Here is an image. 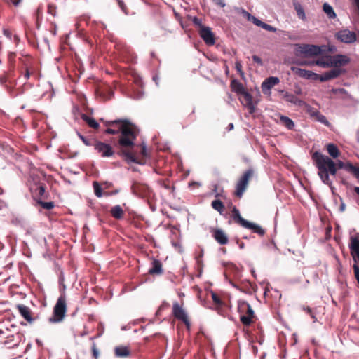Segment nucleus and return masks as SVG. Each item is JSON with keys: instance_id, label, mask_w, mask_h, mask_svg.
Returning <instances> with one entry per match:
<instances>
[{"instance_id": "1", "label": "nucleus", "mask_w": 359, "mask_h": 359, "mask_svg": "<svg viewBox=\"0 0 359 359\" xmlns=\"http://www.w3.org/2000/svg\"><path fill=\"white\" fill-rule=\"evenodd\" d=\"M107 129L104 133L118 135L116 147L118 155L122 156L128 163L142 164L147 157L146 146L142 144L139 151V146L135 141L139 135V129L128 119H116L104 122Z\"/></svg>"}, {"instance_id": "2", "label": "nucleus", "mask_w": 359, "mask_h": 359, "mask_svg": "<svg viewBox=\"0 0 359 359\" xmlns=\"http://www.w3.org/2000/svg\"><path fill=\"white\" fill-rule=\"evenodd\" d=\"M312 160L318 168V175L320 179L330 188H332V182L330 179L329 175H336L338 169H344L348 172V166L351 164V162L344 163L340 160L335 163L332 158L319 151L313 153Z\"/></svg>"}, {"instance_id": "3", "label": "nucleus", "mask_w": 359, "mask_h": 359, "mask_svg": "<svg viewBox=\"0 0 359 359\" xmlns=\"http://www.w3.org/2000/svg\"><path fill=\"white\" fill-rule=\"evenodd\" d=\"M67 311V300L65 294L60 295L53 307V315L49 318L50 323H59L63 321Z\"/></svg>"}, {"instance_id": "4", "label": "nucleus", "mask_w": 359, "mask_h": 359, "mask_svg": "<svg viewBox=\"0 0 359 359\" xmlns=\"http://www.w3.org/2000/svg\"><path fill=\"white\" fill-rule=\"evenodd\" d=\"M238 309L242 324L244 326H250L253 323V319L256 318L252 306L247 302H239Z\"/></svg>"}, {"instance_id": "5", "label": "nucleus", "mask_w": 359, "mask_h": 359, "mask_svg": "<svg viewBox=\"0 0 359 359\" xmlns=\"http://www.w3.org/2000/svg\"><path fill=\"white\" fill-rule=\"evenodd\" d=\"M93 147L95 150L103 158L111 157L115 154V151L109 144L101 141L95 140Z\"/></svg>"}, {"instance_id": "6", "label": "nucleus", "mask_w": 359, "mask_h": 359, "mask_svg": "<svg viewBox=\"0 0 359 359\" xmlns=\"http://www.w3.org/2000/svg\"><path fill=\"white\" fill-rule=\"evenodd\" d=\"M172 314L175 318L182 321L188 330L190 329L191 323L188 316L178 302H175L172 305Z\"/></svg>"}, {"instance_id": "7", "label": "nucleus", "mask_w": 359, "mask_h": 359, "mask_svg": "<svg viewBox=\"0 0 359 359\" xmlns=\"http://www.w3.org/2000/svg\"><path fill=\"white\" fill-rule=\"evenodd\" d=\"M131 191L133 194L141 198L148 197L151 193V189L147 184L138 182L133 183Z\"/></svg>"}, {"instance_id": "8", "label": "nucleus", "mask_w": 359, "mask_h": 359, "mask_svg": "<svg viewBox=\"0 0 359 359\" xmlns=\"http://www.w3.org/2000/svg\"><path fill=\"white\" fill-rule=\"evenodd\" d=\"M337 40L345 43H351L356 41V34L355 32L348 29H342L335 34Z\"/></svg>"}, {"instance_id": "9", "label": "nucleus", "mask_w": 359, "mask_h": 359, "mask_svg": "<svg viewBox=\"0 0 359 359\" xmlns=\"http://www.w3.org/2000/svg\"><path fill=\"white\" fill-rule=\"evenodd\" d=\"M199 35L207 45L212 46L215 43V35L210 27L201 25Z\"/></svg>"}, {"instance_id": "10", "label": "nucleus", "mask_w": 359, "mask_h": 359, "mask_svg": "<svg viewBox=\"0 0 359 359\" xmlns=\"http://www.w3.org/2000/svg\"><path fill=\"white\" fill-rule=\"evenodd\" d=\"M349 248L353 259L357 264L359 262V235L350 238Z\"/></svg>"}, {"instance_id": "11", "label": "nucleus", "mask_w": 359, "mask_h": 359, "mask_svg": "<svg viewBox=\"0 0 359 359\" xmlns=\"http://www.w3.org/2000/svg\"><path fill=\"white\" fill-rule=\"evenodd\" d=\"M291 71L299 76L301 78L311 79V80H318L319 79V75L316 73L313 72L310 70H306L304 69H301L297 67H291Z\"/></svg>"}, {"instance_id": "12", "label": "nucleus", "mask_w": 359, "mask_h": 359, "mask_svg": "<svg viewBox=\"0 0 359 359\" xmlns=\"http://www.w3.org/2000/svg\"><path fill=\"white\" fill-rule=\"evenodd\" d=\"M299 53L305 57L317 56L321 53V49L318 46L306 44L299 47Z\"/></svg>"}, {"instance_id": "13", "label": "nucleus", "mask_w": 359, "mask_h": 359, "mask_svg": "<svg viewBox=\"0 0 359 359\" xmlns=\"http://www.w3.org/2000/svg\"><path fill=\"white\" fill-rule=\"evenodd\" d=\"M280 80L278 77L270 76L266 79L262 83V90L264 94L269 95L271 93V89L278 83Z\"/></svg>"}, {"instance_id": "14", "label": "nucleus", "mask_w": 359, "mask_h": 359, "mask_svg": "<svg viewBox=\"0 0 359 359\" xmlns=\"http://www.w3.org/2000/svg\"><path fill=\"white\" fill-rule=\"evenodd\" d=\"M214 239L220 245H226L229 242L226 233L221 229H213L211 231Z\"/></svg>"}, {"instance_id": "15", "label": "nucleus", "mask_w": 359, "mask_h": 359, "mask_svg": "<svg viewBox=\"0 0 359 359\" xmlns=\"http://www.w3.org/2000/svg\"><path fill=\"white\" fill-rule=\"evenodd\" d=\"M332 67L338 68L341 66H344L350 62V59L345 55H335L330 56Z\"/></svg>"}, {"instance_id": "16", "label": "nucleus", "mask_w": 359, "mask_h": 359, "mask_svg": "<svg viewBox=\"0 0 359 359\" xmlns=\"http://www.w3.org/2000/svg\"><path fill=\"white\" fill-rule=\"evenodd\" d=\"M230 217L233 222L244 228L246 225H248V221L245 220L241 217L239 210L236 206L232 207Z\"/></svg>"}, {"instance_id": "17", "label": "nucleus", "mask_w": 359, "mask_h": 359, "mask_svg": "<svg viewBox=\"0 0 359 359\" xmlns=\"http://www.w3.org/2000/svg\"><path fill=\"white\" fill-rule=\"evenodd\" d=\"M241 95L242 96L241 98V103L248 109L250 114H253L255 108L252 102V95L247 91H245Z\"/></svg>"}, {"instance_id": "18", "label": "nucleus", "mask_w": 359, "mask_h": 359, "mask_svg": "<svg viewBox=\"0 0 359 359\" xmlns=\"http://www.w3.org/2000/svg\"><path fill=\"white\" fill-rule=\"evenodd\" d=\"M341 69L334 67V69L326 72L321 75H319V80L321 82H324L337 78L341 74Z\"/></svg>"}, {"instance_id": "19", "label": "nucleus", "mask_w": 359, "mask_h": 359, "mask_svg": "<svg viewBox=\"0 0 359 359\" xmlns=\"http://www.w3.org/2000/svg\"><path fill=\"white\" fill-rule=\"evenodd\" d=\"M308 112L310 116L313 118L316 121L327 126L330 125V123L326 117L321 114L318 109L311 107L308 109Z\"/></svg>"}, {"instance_id": "20", "label": "nucleus", "mask_w": 359, "mask_h": 359, "mask_svg": "<svg viewBox=\"0 0 359 359\" xmlns=\"http://www.w3.org/2000/svg\"><path fill=\"white\" fill-rule=\"evenodd\" d=\"M19 313L20 315L28 322L31 323L33 321V318H32L30 309L23 304H18L16 306Z\"/></svg>"}, {"instance_id": "21", "label": "nucleus", "mask_w": 359, "mask_h": 359, "mask_svg": "<svg viewBox=\"0 0 359 359\" xmlns=\"http://www.w3.org/2000/svg\"><path fill=\"white\" fill-rule=\"evenodd\" d=\"M152 266L149 270V273L151 275H161L163 273L162 263L158 259L152 261Z\"/></svg>"}, {"instance_id": "22", "label": "nucleus", "mask_w": 359, "mask_h": 359, "mask_svg": "<svg viewBox=\"0 0 359 359\" xmlns=\"http://www.w3.org/2000/svg\"><path fill=\"white\" fill-rule=\"evenodd\" d=\"M19 61V70L22 72L23 69L28 68L32 66V58L29 55H25L18 59Z\"/></svg>"}, {"instance_id": "23", "label": "nucleus", "mask_w": 359, "mask_h": 359, "mask_svg": "<svg viewBox=\"0 0 359 359\" xmlns=\"http://www.w3.org/2000/svg\"><path fill=\"white\" fill-rule=\"evenodd\" d=\"M282 93H284L283 98L285 101L299 106H301L303 104V101L299 99L296 95L283 90Z\"/></svg>"}, {"instance_id": "24", "label": "nucleus", "mask_w": 359, "mask_h": 359, "mask_svg": "<svg viewBox=\"0 0 359 359\" xmlns=\"http://www.w3.org/2000/svg\"><path fill=\"white\" fill-rule=\"evenodd\" d=\"M111 215L116 219H121L123 218L125 212L119 205L112 207L110 210Z\"/></svg>"}, {"instance_id": "25", "label": "nucleus", "mask_w": 359, "mask_h": 359, "mask_svg": "<svg viewBox=\"0 0 359 359\" xmlns=\"http://www.w3.org/2000/svg\"><path fill=\"white\" fill-rule=\"evenodd\" d=\"M212 299L215 306V309L218 313H221L222 311L223 307L224 306V302L221 299V298L215 292H212L211 293Z\"/></svg>"}, {"instance_id": "26", "label": "nucleus", "mask_w": 359, "mask_h": 359, "mask_svg": "<svg viewBox=\"0 0 359 359\" xmlns=\"http://www.w3.org/2000/svg\"><path fill=\"white\" fill-rule=\"evenodd\" d=\"M248 225L245 226V229H251L253 233L258 234L260 236H263L265 234V230L259 225L248 222Z\"/></svg>"}, {"instance_id": "27", "label": "nucleus", "mask_w": 359, "mask_h": 359, "mask_svg": "<svg viewBox=\"0 0 359 359\" xmlns=\"http://www.w3.org/2000/svg\"><path fill=\"white\" fill-rule=\"evenodd\" d=\"M231 90L238 95H241L246 91L243 85L236 79H233L231 82Z\"/></svg>"}, {"instance_id": "28", "label": "nucleus", "mask_w": 359, "mask_h": 359, "mask_svg": "<svg viewBox=\"0 0 359 359\" xmlns=\"http://www.w3.org/2000/svg\"><path fill=\"white\" fill-rule=\"evenodd\" d=\"M326 149L329 155L333 158H337L340 156V151L334 144H327L326 145Z\"/></svg>"}, {"instance_id": "29", "label": "nucleus", "mask_w": 359, "mask_h": 359, "mask_svg": "<svg viewBox=\"0 0 359 359\" xmlns=\"http://www.w3.org/2000/svg\"><path fill=\"white\" fill-rule=\"evenodd\" d=\"M254 172L252 169H248L244 172L243 175L238 180V182H241L243 184L248 187L249 181L252 177Z\"/></svg>"}, {"instance_id": "30", "label": "nucleus", "mask_w": 359, "mask_h": 359, "mask_svg": "<svg viewBox=\"0 0 359 359\" xmlns=\"http://www.w3.org/2000/svg\"><path fill=\"white\" fill-rule=\"evenodd\" d=\"M211 206L214 210L217 211L220 215L224 214L225 207H224L223 202L222 201H220L219 199L213 200L211 203Z\"/></svg>"}, {"instance_id": "31", "label": "nucleus", "mask_w": 359, "mask_h": 359, "mask_svg": "<svg viewBox=\"0 0 359 359\" xmlns=\"http://www.w3.org/2000/svg\"><path fill=\"white\" fill-rule=\"evenodd\" d=\"M16 54L14 52H10L8 55V72L9 74H12L15 69V58Z\"/></svg>"}, {"instance_id": "32", "label": "nucleus", "mask_w": 359, "mask_h": 359, "mask_svg": "<svg viewBox=\"0 0 359 359\" xmlns=\"http://www.w3.org/2000/svg\"><path fill=\"white\" fill-rule=\"evenodd\" d=\"M247 188H248L247 186L238 182L236 184L234 196L238 198H241L243 196L245 191H246Z\"/></svg>"}, {"instance_id": "33", "label": "nucleus", "mask_w": 359, "mask_h": 359, "mask_svg": "<svg viewBox=\"0 0 359 359\" xmlns=\"http://www.w3.org/2000/svg\"><path fill=\"white\" fill-rule=\"evenodd\" d=\"M115 354L118 357H128L130 355V351L126 346H118L115 348Z\"/></svg>"}, {"instance_id": "34", "label": "nucleus", "mask_w": 359, "mask_h": 359, "mask_svg": "<svg viewBox=\"0 0 359 359\" xmlns=\"http://www.w3.org/2000/svg\"><path fill=\"white\" fill-rule=\"evenodd\" d=\"M280 123L289 130L293 129L294 126L293 121L290 119L289 117L285 116H280Z\"/></svg>"}, {"instance_id": "35", "label": "nucleus", "mask_w": 359, "mask_h": 359, "mask_svg": "<svg viewBox=\"0 0 359 359\" xmlns=\"http://www.w3.org/2000/svg\"><path fill=\"white\" fill-rule=\"evenodd\" d=\"M323 9L329 18L334 19L337 17V15L334 11L333 8L327 3H324L323 6Z\"/></svg>"}, {"instance_id": "36", "label": "nucleus", "mask_w": 359, "mask_h": 359, "mask_svg": "<svg viewBox=\"0 0 359 359\" xmlns=\"http://www.w3.org/2000/svg\"><path fill=\"white\" fill-rule=\"evenodd\" d=\"M82 118L90 128L98 129L100 125L95 118L89 117L87 115H83Z\"/></svg>"}, {"instance_id": "37", "label": "nucleus", "mask_w": 359, "mask_h": 359, "mask_svg": "<svg viewBox=\"0 0 359 359\" xmlns=\"http://www.w3.org/2000/svg\"><path fill=\"white\" fill-rule=\"evenodd\" d=\"M294 9L297 12V16L299 18L305 20H306V15L304 13V10L302 5L299 3H294Z\"/></svg>"}, {"instance_id": "38", "label": "nucleus", "mask_w": 359, "mask_h": 359, "mask_svg": "<svg viewBox=\"0 0 359 359\" xmlns=\"http://www.w3.org/2000/svg\"><path fill=\"white\" fill-rule=\"evenodd\" d=\"M100 95L104 100H110L114 97V91L109 88H105L100 91Z\"/></svg>"}, {"instance_id": "39", "label": "nucleus", "mask_w": 359, "mask_h": 359, "mask_svg": "<svg viewBox=\"0 0 359 359\" xmlns=\"http://www.w3.org/2000/svg\"><path fill=\"white\" fill-rule=\"evenodd\" d=\"M315 65H317L323 67H331L332 62H331L330 56L327 57L326 60L319 59V60L315 61Z\"/></svg>"}, {"instance_id": "40", "label": "nucleus", "mask_w": 359, "mask_h": 359, "mask_svg": "<svg viewBox=\"0 0 359 359\" xmlns=\"http://www.w3.org/2000/svg\"><path fill=\"white\" fill-rule=\"evenodd\" d=\"M93 186L95 196L97 197H101L102 196V186L96 181L93 182Z\"/></svg>"}, {"instance_id": "41", "label": "nucleus", "mask_w": 359, "mask_h": 359, "mask_svg": "<svg viewBox=\"0 0 359 359\" xmlns=\"http://www.w3.org/2000/svg\"><path fill=\"white\" fill-rule=\"evenodd\" d=\"M348 172L352 174L359 181V166H355L352 163L348 166Z\"/></svg>"}, {"instance_id": "42", "label": "nucleus", "mask_w": 359, "mask_h": 359, "mask_svg": "<svg viewBox=\"0 0 359 359\" xmlns=\"http://www.w3.org/2000/svg\"><path fill=\"white\" fill-rule=\"evenodd\" d=\"M37 203L39 204L43 208L46 210H51L55 207L53 202H44L41 199L37 200Z\"/></svg>"}, {"instance_id": "43", "label": "nucleus", "mask_w": 359, "mask_h": 359, "mask_svg": "<svg viewBox=\"0 0 359 359\" xmlns=\"http://www.w3.org/2000/svg\"><path fill=\"white\" fill-rule=\"evenodd\" d=\"M34 69L32 67V66H31V67H29L28 68L23 69L22 72H20V73L23 74L24 78L25 79H28L30 77V76L34 74Z\"/></svg>"}, {"instance_id": "44", "label": "nucleus", "mask_w": 359, "mask_h": 359, "mask_svg": "<svg viewBox=\"0 0 359 359\" xmlns=\"http://www.w3.org/2000/svg\"><path fill=\"white\" fill-rule=\"evenodd\" d=\"M36 191L38 192V195L43 198H47V196L45 195L46 192V187L44 184H41L37 189Z\"/></svg>"}, {"instance_id": "45", "label": "nucleus", "mask_w": 359, "mask_h": 359, "mask_svg": "<svg viewBox=\"0 0 359 359\" xmlns=\"http://www.w3.org/2000/svg\"><path fill=\"white\" fill-rule=\"evenodd\" d=\"M117 3H118V5L119 6L120 8L122 10V11L126 14V15H128V9L126 6V5L125 4V3L123 2V0H116Z\"/></svg>"}, {"instance_id": "46", "label": "nucleus", "mask_w": 359, "mask_h": 359, "mask_svg": "<svg viewBox=\"0 0 359 359\" xmlns=\"http://www.w3.org/2000/svg\"><path fill=\"white\" fill-rule=\"evenodd\" d=\"M48 13L50 15H52L53 16H55L56 15V13H57V7L54 4H48Z\"/></svg>"}, {"instance_id": "47", "label": "nucleus", "mask_w": 359, "mask_h": 359, "mask_svg": "<svg viewBox=\"0 0 359 359\" xmlns=\"http://www.w3.org/2000/svg\"><path fill=\"white\" fill-rule=\"evenodd\" d=\"M196 262L197 270L201 273L203 271V268L204 266L203 259L196 258Z\"/></svg>"}, {"instance_id": "48", "label": "nucleus", "mask_w": 359, "mask_h": 359, "mask_svg": "<svg viewBox=\"0 0 359 359\" xmlns=\"http://www.w3.org/2000/svg\"><path fill=\"white\" fill-rule=\"evenodd\" d=\"M79 137L81 139V140L83 141V142L86 145V146H93V144H94V141L95 140H88L87 138H86L85 137H83V135H79Z\"/></svg>"}, {"instance_id": "49", "label": "nucleus", "mask_w": 359, "mask_h": 359, "mask_svg": "<svg viewBox=\"0 0 359 359\" xmlns=\"http://www.w3.org/2000/svg\"><path fill=\"white\" fill-rule=\"evenodd\" d=\"M91 349H92V353H93V358L95 359H97V358L99 356V351H98L97 346L95 343L93 344Z\"/></svg>"}, {"instance_id": "50", "label": "nucleus", "mask_w": 359, "mask_h": 359, "mask_svg": "<svg viewBox=\"0 0 359 359\" xmlns=\"http://www.w3.org/2000/svg\"><path fill=\"white\" fill-rule=\"evenodd\" d=\"M262 28L264 29L269 31V32H276V28H275V27H272L271 25L266 24L265 22L264 23Z\"/></svg>"}, {"instance_id": "51", "label": "nucleus", "mask_w": 359, "mask_h": 359, "mask_svg": "<svg viewBox=\"0 0 359 359\" xmlns=\"http://www.w3.org/2000/svg\"><path fill=\"white\" fill-rule=\"evenodd\" d=\"M255 25H256L258 27H260L262 28L263 27V25H264V22L261 21L260 20L257 19V18H255V16L253 17V18L251 20Z\"/></svg>"}, {"instance_id": "52", "label": "nucleus", "mask_w": 359, "mask_h": 359, "mask_svg": "<svg viewBox=\"0 0 359 359\" xmlns=\"http://www.w3.org/2000/svg\"><path fill=\"white\" fill-rule=\"evenodd\" d=\"M255 25H256L258 27H260L262 28L263 27V25H264V22L261 21L260 20L257 19V18H255V16L253 17V18L251 20Z\"/></svg>"}, {"instance_id": "53", "label": "nucleus", "mask_w": 359, "mask_h": 359, "mask_svg": "<svg viewBox=\"0 0 359 359\" xmlns=\"http://www.w3.org/2000/svg\"><path fill=\"white\" fill-rule=\"evenodd\" d=\"M304 310L311 316V317L314 320V321H316L317 320V318H316V316H314L313 313V311L312 309L307 306V307H305L304 308Z\"/></svg>"}, {"instance_id": "54", "label": "nucleus", "mask_w": 359, "mask_h": 359, "mask_svg": "<svg viewBox=\"0 0 359 359\" xmlns=\"http://www.w3.org/2000/svg\"><path fill=\"white\" fill-rule=\"evenodd\" d=\"M243 15L246 18L248 19V20L249 21H251L252 19L253 18V15H252L250 13H249L248 11H246L244 9H242V11H241Z\"/></svg>"}, {"instance_id": "55", "label": "nucleus", "mask_w": 359, "mask_h": 359, "mask_svg": "<svg viewBox=\"0 0 359 359\" xmlns=\"http://www.w3.org/2000/svg\"><path fill=\"white\" fill-rule=\"evenodd\" d=\"M3 33L5 36H6L9 39H11L13 33L11 30H9L8 29H4Z\"/></svg>"}, {"instance_id": "56", "label": "nucleus", "mask_w": 359, "mask_h": 359, "mask_svg": "<svg viewBox=\"0 0 359 359\" xmlns=\"http://www.w3.org/2000/svg\"><path fill=\"white\" fill-rule=\"evenodd\" d=\"M216 5L224 8L226 6L225 0H212Z\"/></svg>"}, {"instance_id": "57", "label": "nucleus", "mask_w": 359, "mask_h": 359, "mask_svg": "<svg viewBox=\"0 0 359 359\" xmlns=\"http://www.w3.org/2000/svg\"><path fill=\"white\" fill-rule=\"evenodd\" d=\"M101 185L102 186L103 189H109L113 186V184L109 182H104L101 183Z\"/></svg>"}, {"instance_id": "58", "label": "nucleus", "mask_w": 359, "mask_h": 359, "mask_svg": "<svg viewBox=\"0 0 359 359\" xmlns=\"http://www.w3.org/2000/svg\"><path fill=\"white\" fill-rule=\"evenodd\" d=\"M162 187L168 190H172V191L174 190V187H171L168 183H166L165 182H162Z\"/></svg>"}, {"instance_id": "59", "label": "nucleus", "mask_w": 359, "mask_h": 359, "mask_svg": "<svg viewBox=\"0 0 359 359\" xmlns=\"http://www.w3.org/2000/svg\"><path fill=\"white\" fill-rule=\"evenodd\" d=\"M252 60H253L255 62L257 63V64H259V65H262V59H261L259 56H257V55H253V56H252Z\"/></svg>"}, {"instance_id": "60", "label": "nucleus", "mask_w": 359, "mask_h": 359, "mask_svg": "<svg viewBox=\"0 0 359 359\" xmlns=\"http://www.w3.org/2000/svg\"><path fill=\"white\" fill-rule=\"evenodd\" d=\"M301 65H315V61L313 62H307V61H303L299 63Z\"/></svg>"}, {"instance_id": "61", "label": "nucleus", "mask_w": 359, "mask_h": 359, "mask_svg": "<svg viewBox=\"0 0 359 359\" xmlns=\"http://www.w3.org/2000/svg\"><path fill=\"white\" fill-rule=\"evenodd\" d=\"M14 42L16 45H18L20 41L19 36L15 34L13 36Z\"/></svg>"}, {"instance_id": "62", "label": "nucleus", "mask_w": 359, "mask_h": 359, "mask_svg": "<svg viewBox=\"0 0 359 359\" xmlns=\"http://www.w3.org/2000/svg\"><path fill=\"white\" fill-rule=\"evenodd\" d=\"M119 192V190L116 189L111 193H104V195L106 196H110V195H113V194H116Z\"/></svg>"}, {"instance_id": "63", "label": "nucleus", "mask_w": 359, "mask_h": 359, "mask_svg": "<svg viewBox=\"0 0 359 359\" xmlns=\"http://www.w3.org/2000/svg\"><path fill=\"white\" fill-rule=\"evenodd\" d=\"M203 255H204V252L203 250H201L200 253L198 254V256L196 257V258H201V259H203Z\"/></svg>"}, {"instance_id": "64", "label": "nucleus", "mask_w": 359, "mask_h": 359, "mask_svg": "<svg viewBox=\"0 0 359 359\" xmlns=\"http://www.w3.org/2000/svg\"><path fill=\"white\" fill-rule=\"evenodd\" d=\"M236 67L238 71H241L242 66H241V63L236 62Z\"/></svg>"}]
</instances>
